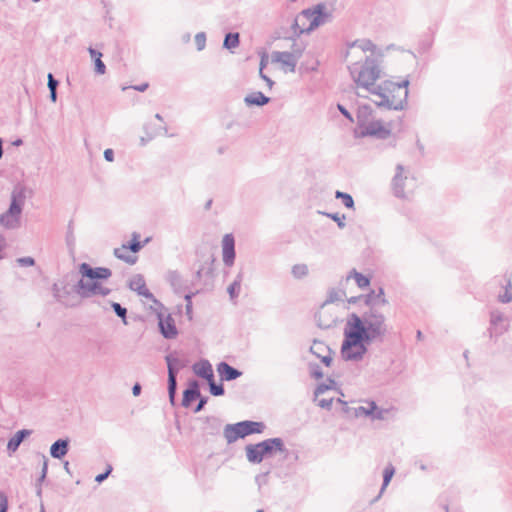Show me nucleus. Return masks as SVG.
I'll use <instances>...</instances> for the list:
<instances>
[{"label": "nucleus", "mask_w": 512, "mask_h": 512, "mask_svg": "<svg viewBox=\"0 0 512 512\" xmlns=\"http://www.w3.org/2000/svg\"><path fill=\"white\" fill-rule=\"evenodd\" d=\"M69 447L70 439L68 437L59 438L54 443H52L49 452L52 458L61 460L67 455Z\"/></svg>", "instance_id": "23"}, {"label": "nucleus", "mask_w": 512, "mask_h": 512, "mask_svg": "<svg viewBox=\"0 0 512 512\" xmlns=\"http://www.w3.org/2000/svg\"><path fill=\"white\" fill-rule=\"evenodd\" d=\"M323 215L327 216L328 218L332 219L337 223L338 228L344 229L346 226L345 220L346 216L344 214L339 215V213H328V212H322Z\"/></svg>", "instance_id": "47"}, {"label": "nucleus", "mask_w": 512, "mask_h": 512, "mask_svg": "<svg viewBox=\"0 0 512 512\" xmlns=\"http://www.w3.org/2000/svg\"><path fill=\"white\" fill-rule=\"evenodd\" d=\"M349 71L357 86L374 95V91H377L378 88V84L376 85L375 82L381 77V69L375 58L366 57L360 68L355 63L349 66Z\"/></svg>", "instance_id": "4"}, {"label": "nucleus", "mask_w": 512, "mask_h": 512, "mask_svg": "<svg viewBox=\"0 0 512 512\" xmlns=\"http://www.w3.org/2000/svg\"><path fill=\"white\" fill-rule=\"evenodd\" d=\"M52 292L53 296L58 302L63 303V295L61 294V282L60 283H54L52 285Z\"/></svg>", "instance_id": "57"}, {"label": "nucleus", "mask_w": 512, "mask_h": 512, "mask_svg": "<svg viewBox=\"0 0 512 512\" xmlns=\"http://www.w3.org/2000/svg\"><path fill=\"white\" fill-rule=\"evenodd\" d=\"M498 300L501 303H510L512 301V283L508 280L507 285L505 286V290L503 293L498 295Z\"/></svg>", "instance_id": "46"}, {"label": "nucleus", "mask_w": 512, "mask_h": 512, "mask_svg": "<svg viewBox=\"0 0 512 512\" xmlns=\"http://www.w3.org/2000/svg\"><path fill=\"white\" fill-rule=\"evenodd\" d=\"M351 278H354L356 281V284L359 288L364 289L370 285V277L366 276L360 272H358L356 269H352L349 274L346 277V280H349Z\"/></svg>", "instance_id": "35"}, {"label": "nucleus", "mask_w": 512, "mask_h": 512, "mask_svg": "<svg viewBox=\"0 0 512 512\" xmlns=\"http://www.w3.org/2000/svg\"><path fill=\"white\" fill-rule=\"evenodd\" d=\"M277 452H287L284 441L280 437L268 438L245 446L246 458L251 464H260L265 458H270Z\"/></svg>", "instance_id": "5"}, {"label": "nucleus", "mask_w": 512, "mask_h": 512, "mask_svg": "<svg viewBox=\"0 0 512 512\" xmlns=\"http://www.w3.org/2000/svg\"><path fill=\"white\" fill-rule=\"evenodd\" d=\"M113 471V467L112 465L108 464L105 471L98 474L96 477H95V481L99 484H101L103 481H105L109 475L111 474V472Z\"/></svg>", "instance_id": "54"}, {"label": "nucleus", "mask_w": 512, "mask_h": 512, "mask_svg": "<svg viewBox=\"0 0 512 512\" xmlns=\"http://www.w3.org/2000/svg\"><path fill=\"white\" fill-rule=\"evenodd\" d=\"M149 238H146L143 242L140 241V234L134 232L132 234V238L126 244L122 245V249L130 250L133 253L139 252L146 243H148Z\"/></svg>", "instance_id": "30"}, {"label": "nucleus", "mask_w": 512, "mask_h": 512, "mask_svg": "<svg viewBox=\"0 0 512 512\" xmlns=\"http://www.w3.org/2000/svg\"><path fill=\"white\" fill-rule=\"evenodd\" d=\"M310 376L316 380L323 378L324 373L322 368L317 363H309L308 365Z\"/></svg>", "instance_id": "49"}, {"label": "nucleus", "mask_w": 512, "mask_h": 512, "mask_svg": "<svg viewBox=\"0 0 512 512\" xmlns=\"http://www.w3.org/2000/svg\"><path fill=\"white\" fill-rule=\"evenodd\" d=\"M338 111L350 122H354L352 114L346 109V107L340 103L337 104Z\"/></svg>", "instance_id": "62"}, {"label": "nucleus", "mask_w": 512, "mask_h": 512, "mask_svg": "<svg viewBox=\"0 0 512 512\" xmlns=\"http://www.w3.org/2000/svg\"><path fill=\"white\" fill-rule=\"evenodd\" d=\"M222 257L223 263L231 267L235 262V239L232 234H225L222 239Z\"/></svg>", "instance_id": "13"}, {"label": "nucleus", "mask_w": 512, "mask_h": 512, "mask_svg": "<svg viewBox=\"0 0 512 512\" xmlns=\"http://www.w3.org/2000/svg\"><path fill=\"white\" fill-rule=\"evenodd\" d=\"M94 71L98 75L105 74V72H106V65L101 60V58H98V59L94 60Z\"/></svg>", "instance_id": "56"}, {"label": "nucleus", "mask_w": 512, "mask_h": 512, "mask_svg": "<svg viewBox=\"0 0 512 512\" xmlns=\"http://www.w3.org/2000/svg\"><path fill=\"white\" fill-rule=\"evenodd\" d=\"M216 261V258L214 254H209L206 259L203 260L202 264L200 265V269H204V277H206L209 280H213L215 277V268L214 263Z\"/></svg>", "instance_id": "31"}, {"label": "nucleus", "mask_w": 512, "mask_h": 512, "mask_svg": "<svg viewBox=\"0 0 512 512\" xmlns=\"http://www.w3.org/2000/svg\"><path fill=\"white\" fill-rule=\"evenodd\" d=\"M271 60L273 63H280L286 72H295L298 63L289 51H273Z\"/></svg>", "instance_id": "14"}, {"label": "nucleus", "mask_w": 512, "mask_h": 512, "mask_svg": "<svg viewBox=\"0 0 512 512\" xmlns=\"http://www.w3.org/2000/svg\"><path fill=\"white\" fill-rule=\"evenodd\" d=\"M101 286V282L90 281L81 278L73 285V292L80 296L82 299H87L98 295Z\"/></svg>", "instance_id": "10"}, {"label": "nucleus", "mask_w": 512, "mask_h": 512, "mask_svg": "<svg viewBox=\"0 0 512 512\" xmlns=\"http://www.w3.org/2000/svg\"><path fill=\"white\" fill-rule=\"evenodd\" d=\"M195 44L198 51H202L206 46V34L199 32L195 35Z\"/></svg>", "instance_id": "51"}, {"label": "nucleus", "mask_w": 512, "mask_h": 512, "mask_svg": "<svg viewBox=\"0 0 512 512\" xmlns=\"http://www.w3.org/2000/svg\"><path fill=\"white\" fill-rule=\"evenodd\" d=\"M209 386V392L213 396H223L225 394V388L222 383H216L215 377H213V380L207 381Z\"/></svg>", "instance_id": "42"}, {"label": "nucleus", "mask_w": 512, "mask_h": 512, "mask_svg": "<svg viewBox=\"0 0 512 512\" xmlns=\"http://www.w3.org/2000/svg\"><path fill=\"white\" fill-rule=\"evenodd\" d=\"M194 374L206 381L213 380L214 371L211 363L207 359H201L192 366Z\"/></svg>", "instance_id": "21"}, {"label": "nucleus", "mask_w": 512, "mask_h": 512, "mask_svg": "<svg viewBox=\"0 0 512 512\" xmlns=\"http://www.w3.org/2000/svg\"><path fill=\"white\" fill-rule=\"evenodd\" d=\"M367 409L368 407H364V406H358V407H354L353 408V418H359L361 416H366L367 417Z\"/></svg>", "instance_id": "63"}, {"label": "nucleus", "mask_w": 512, "mask_h": 512, "mask_svg": "<svg viewBox=\"0 0 512 512\" xmlns=\"http://www.w3.org/2000/svg\"><path fill=\"white\" fill-rule=\"evenodd\" d=\"M26 187L22 184H17L12 193L11 201L9 205L10 214H22L25 199H26Z\"/></svg>", "instance_id": "11"}, {"label": "nucleus", "mask_w": 512, "mask_h": 512, "mask_svg": "<svg viewBox=\"0 0 512 512\" xmlns=\"http://www.w3.org/2000/svg\"><path fill=\"white\" fill-rule=\"evenodd\" d=\"M349 47H359L364 52H366V51L374 52L376 49V45L371 40H368V39L355 40L354 42H352L349 45Z\"/></svg>", "instance_id": "40"}, {"label": "nucleus", "mask_w": 512, "mask_h": 512, "mask_svg": "<svg viewBox=\"0 0 512 512\" xmlns=\"http://www.w3.org/2000/svg\"><path fill=\"white\" fill-rule=\"evenodd\" d=\"M395 474V468L392 464H389L385 467L384 471H383V482H382V486H381V489H380V492L379 494L372 500V503H375L376 501H378L382 495V493L384 492V490L386 489V487L389 485V483L391 482V479L393 478Z\"/></svg>", "instance_id": "33"}, {"label": "nucleus", "mask_w": 512, "mask_h": 512, "mask_svg": "<svg viewBox=\"0 0 512 512\" xmlns=\"http://www.w3.org/2000/svg\"><path fill=\"white\" fill-rule=\"evenodd\" d=\"M243 280V273L239 272L234 281L228 286L227 292L230 299L233 301L238 298L241 290V282Z\"/></svg>", "instance_id": "36"}, {"label": "nucleus", "mask_w": 512, "mask_h": 512, "mask_svg": "<svg viewBox=\"0 0 512 512\" xmlns=\"http://www.w3.org/2000/svg\"><path fill=\"white\" fill-rule=\"evenodd\" d=\"M332 404H333V398H330V399H321L318 401V405L323 408V409H327V410H330L331 407H332Z\"/></svg>", "instance_id": "64"}, {"label": "nucleus", "mask_w": 512, "mask_h": 512, "mask_svg": "<svg viewBox=\"0 0 512 512\" xmlns=\"http://www.w3.org/2000/svg\"><path fill=\"white\" fill-rule=\"evenodd\" d=\"M391 134V130L383 125L381 120H372L362 130L354 129L355 138L374 137L376 139L385 140Z\"/></svg>", "instance_id": "6"}, {"label": "nucleus", "mask_w": 512, "mask_h": 512, "mask_svg": "<svg viewBox=\"0 0 512 512\" xmlns=\"http://www.w3.org/2000/svg\"><path fill=\"white\" fill-rule=\"evenodd\" d=\"M315 319L317 322V326L324 330L331 329L338 324V318L328 313V311L323 306L315 315Z\"/></svg>", "instance_id": "20"}, {"label": "nucleus", "mask_w": 512, "mask_h": 512, "mask_svg": "<svg viewBox=\"0 0 512 512\" xmlns=\"http://www.w3.org/2000/svg\"><path fill=\"white\" fill-rule=\"evenodd\" d=\"M335 198L340 199L346 208H348V209L354 208V204H355L354 199L349 193L337 190L335 192Z\"/></svg>", "instance_id": "43"}, {"label": "nucleus", "mask_w": 512, "mask_h": 512, "mask_svg": "<svg viewBox=\"0 0 512 512\" xmlns=\"http://www.w3.org/2000/svg\"><path fill=\"white\" fill-rule=\"evenodd\" d=\"M16 262L22 267H30L35 265V259L31 256L17 258Z\"/></svg>", "instance_id": "55"}, {"label": "nucleus", "mask_w": 512, "mask_h": 512, "mask_svg": "<svg viewBox=\"0 0 512 512\" xmlns=\"http://www.w3.org/2000/svg\"><path fill=\"white\" fill-rule=\"evenodd\" d=\"M508 327V320L504 316L503 313L499 311H493L490 315V327H489V333L490 337H497L501 334H503Z\"/></svg>", "instance_id": "12"}, {"label": "nucleus", "mask_w": 512, "mask_h": 512, "mask_svg": "<svg viewBox=\"0 0 512 512\" xmlns=\"http://www.w3.org/2000/svg\"><path fill=\"white\" fill-rule=\"evenodd\" d=\"M240 424L243 429L244 437L253 434H261L266 429L265 423L261 421L244 420L240 421Z\"/></svg>", "instance_id": "26"}, {"label": "nucleus", "mask_w": 512, "mask_h": 512, "mask_svg": "<svg viewBox=\"0 0 512 512\" xmlns=\"http://www.w3.org/2000/svg\"><path fill=\"white\" fill-rule=\"evenodd\" d=\"M367 417L371 420H383L387 410L380 408L375 401H367Z\"/></svg>", "instance_id": "32"}, {"label": "nucleus", "mask_w": 512, "mask_h": 512, "mask_svg": "<svg viewBox=\"0 0 512 512\" xmlns=\"http://www.w3.org/2000/svg\"><path fill=\"white\" fill-rule=\"evenodd\" d=\"M8 508V497L4 492H0V512H7Z\"/></svg>", "instance_id": "61"}, {"label": "nucleus", "mask_w": 512, "mask_h": 512, "mask_svg": "<svg viewBox=\"0 0 512 512\" xmlns=\"http://www.w3.org/2000/svg\"><path fill=\"white\" fill-rule=\"evenodd\" d=\"M240 44V34L238 32H229L225 35L223 47L228 50L235 49Z\"/></svg>", "instance_id": "37"}, {"label": "nucleus", "mask_w": 512, "mask_h": 512, "mask_svg": "<svg viewBox=\"0 0 512 512\" xmlns=\"http://www.w3.org/2000/svg\"><path fill=\"white\" fill-rule=\"evenodd\" d=\"M223 435L228 444L236 442L238 439L245 438L240 422L227 424L224 427Z\"/></svg>", "instance_id": "24"}, {"label": "nucleus", "mask_w": 512, "mask_h": 512, "mask_svg": "<svg viewBox=\"0 0 512 512\" xmlns=\"http://www.w3.org/2000/svg\"><path fill=\"white\" fill-rule=\"evenodd\" d=\"M79 273L81 278L90 281H103L111 277L112 271L107 267H92L90 264L83 262L79 265Z\"/></svg>", "instance_id": "8"}, {"label": "nucleus", "mask_w": 512, "mask_h": 512, "mask_svg": "<svg viewBox=\"0 0 512 512\" xmlns=\"http://www.w3.org/2000/svg\"><path fill=\"white\" fill-rule=\"evenodd\" d=\"M373 117V109L368 104H363L358 107L356 118H357V128L362 130L363 127H366L372 120Z\"/></svg>", "instance_id": "25"}, {"label": "nucleus", "mask_w": 512, "mask_h": 512, "mask_svg": "<svg viewBox=\"0 0 512 512\" xmlns=\"http://www.w3.org/2000/svg\"><path fill=\"white\" fill-rule=\"evenodd\" d=\"M110 306L113 312L122 320L123 324L128 325L127 309L120 303L114 301H110Z\"/></svg>", "instance_id": "39"}, {"label": "nucleus", "mask_w": 512, "mask_h": 512, "mask_svg": "<svg viewBox=\"0 0 512 512\" xmlns=\"http://www.w3.org/2000/svg\"><path fill=\"white\" fill-rule=\"evenodd\" d=\"M43 465H42V469H41V473L39 475V477L37 478L36 480V484H39V485H42L44 483V481L46 480L47 478V473H48V458L43 455Z\"/></svg>", "instance_id": "50"}, {"label": "nucleus", "mask_w": 512, "mask_h": 512, "mask_svg": "<svg viewBox=\"0 0 512 512\" xmlns=\"http://www.w3.org/2000/svg\"><path fill=\"white\" fill-rule=\"evenodd\" d=\"M67 279L68 275L61 281V294L63 295V299L68 297L73 292V287L71 289L69 288V282Z\"/></svg>", "instance_id": "53"}, {"label": "nucleus", "mask_w": 512, "mask_h": 512, "mask_svg": "<svg viewBox=\"0 0 512 512\" xmlns=\"http://www.w3.org/2000/svg\"><path fill=\"white\" fill-rule=\"evenodd\" d=\"M66 245L70 250H72L75 246V235H74V223L73 220H70L67 225V232L65 237Z\"/></svg>", "instance_id": "44"}, {"label": "nucleus", "mask_w": 512, "mask_h": 512, "mask_svg": "<svg viewBox=\"0 0 512 512\" xmlns=\"http://www.w3.org/2000/svg\"><path fill=\"white\" fill-rule=\"evenodd\" d=\"M270 97L264 95L262 92L257 91L251 94H248L244 98V103L248 107L257 106L262 107L270 102Z\"/></svg>", "instance_id": "27"}, {"label": "nucleus", "mask_w": 512, "mask_h": 512, "mask_svg": "<svg viewBox=\"0 0 512 512\" xmlns=\"http://www.w3.org/2000/svg\"><path fill=\"white\" fill-rule=\"evenodd\" d=\"M310 353L315 355L317 358L321 357L325 352L331 353V349L324 342L314 340L313 344L309 349Z\"/></svg>", "instance_id": "38"}, {"label": "nucleus", "mask_w": 512, "mask_h": 512, "mask_svg": "<svg viewBox=\"0 0 512 512\" xmlns=\"http://www.w3.org/2000/svg\"><path fill=\"white\" fill-rule=\"evenodd\" d=\"M410 81L406 77L403 81L396 83L385 80L378 84L377 91H374L379 99L373 100V103L380 109L402 111L407 106L408 87Z\"/></svg>", "instance_id": "3"}, {"label": "nucleus", "mask_w": 512, "mask_h": 512, "mask_svg": "<svg viewBox=\"0 0 512 512\" xmlns=\"http://www.w3.org/2000/svg\"><path fill=\"white\" fill-rule=\"evenodd\" d=\"M216 370L218 372V375L220 377L221 382L224 381H233L237 378L241 377L243 372L230 364H228L225 361H221L217 364Z\"/></svg>", "instance_id": "17"}, {"label": "nucleus", "mask_w": 512, "mask_h": 512, "mask_svg": "<svg viewBox=\"0 0 512 512\" xmlns=\"http://www.w3.org/2000/svg\"><path fill=\"white\" fill-rule=\"evenodd\" d=\"M343 296H345V292L343 290L330 289L328 292V297L322 306L326 307L327 304L340 301L342 300Z\"/></svg>", "instance_id": "45"}, {"label": "nucleus", "mask_w": 512, "mask_h": 512, "mask_svg": "<svg viewBox=\"0 0 512 512\" xmlns=\"http://www.w3.org/2000/svg\"><path fill=\"white\" fill-rule=\"evenodd\" d=\"M204 426L203 431L209 435H217L220 432L222 421L215 416H207L203 418Z\"/></svg>", "instance_id": "28"}, {"label": "nucleus", "mask_w": 512, "mask_h": 512, "mask_svg": "<svg viewBox=\"0 0 512 512\" xmlns=\"http://www.w3.org/2000/svg\"><path fill=\"white\" fill-rule=\"evenodd\" d=\"M129 289L137 292L138 295L152 301L159 308H164V305L156 299L153 293L146 286L144 276L142 274H136L128 283Z\"/></svg>", "instance_id": "9"}, {"label": "nucleus", "mask_w": 512, "mask_h": 512, "mask_svg": "<svg viewBox=\"0 0 512 512\" xmlns=\"http://www.w3.org/2000/svg\"><path fill=\"white\" fill-rule=\"evenodd\" d=\"M165 361L167 364V373L169 374L170 369L175 372V378L181 369L186 368L190 361L187 357H178V352L173 351L165 356Z\"/></svg>", "instance_id": "18"}, {"label": "nucleus", "mask_w": 512, "mask_h": 512, "mask_svg": "<svg viewBox=\"0 0 512 512\" xmlns=\"http://www.w3.org/2000/svg\"><path fill=\"white\" fill-rule=\"evenodd\" d=\"M165 279L177 294L184 293L188 289L187 281L177 270H169Z\"/></svg>", "instance_id": "19"}, {"label": "nucleus", "mask_w": 512, "mask_h": 512, "mask_svg": "<svg viewBox=\"0 0 512 512\" xmlns=\"http://www.w3.org/2000/svg\"><path fill=\"white\" fill-rule=\"evenodd\" d=\"M332 389L331 385H328L327 383H320L317 385V387L314 390V396L318 397L319 395L325 393L326 391Z\"/></svg>", "instance_id": "58"}, {"label": "nucleus", "mask_w": 512, "mask_h": 512, "mask_svg": "<svg viewBox=\"0 0 512 512\" xmlns=\"http://www.w3.org/2000/svg\"><path fill=\"white\" fill-rule=\"evenodd\" d=\"M363 302L368 307L366 311L361 315L353 312L347 317L340 348L345 361H361L368 352V346L382 341L388 332L386 317L379 310L380 306L388 304L383 287L365 294Z\"/></svg>", "instance_id": "1"}, {"label": "nucleus", "mask_w": 512, "mask_h": 512, "mask_svg": "<svg viewBox=\"0 0 512 512\" xmlns=\"http://www.w3.org/2000/svg\"><path fill=\"white\" fill-rule=\"evenodd\" d=\"M114 255L116 258L128 263V264H135L136 261H137V257L136 256H133V255H130V254H127L126 253V250L122 249L121 248H115L114 249Z\"/></svg>", "instance_id": "41"}, {"label": "nucleus", "mask_w": 512, "mask_h": 512, "mask_svg": "<svg viewBox=\"0 0 512 512\" xmlns=\"http://www.w3.org/2000/svg\"><path fill=\"white\" fill-rule=\"evenodd\" d=\"M163 308H160V310H156V316L158 320V330L159 333L168 340L174 339L178 336V329L175 324V320L172 317L171 314L165 315L162 311Z\"/></svg>", "instance_id": "7"}, {"label": "nucleus", "mask_w": 512, "mask_h": 512, "mask_svg": "<svg viewBox=\"0 0 512 512\" xmlns=\"http://www.w3.org/2000/svg\"><path fill=\"white\" fill-rule=\"evenodd\" d=\"M20 214H10L9 209L0 215V225L6 229H16L20 226Z\"/></svg>", "instance_id": "29"}, {"label": "nucleus", "mask_w": 512, "mask_h": 512, "mask_svg": "<svg viewBox=\"0 0 512 512\" xmlns=\"http://www.w3.org/2000/svg\"><path fill=\"white\" fill-rule=\"evenodd\" d=\"M201 397L200 383L196 379L188 381L187 388L183 391L181 405L184 408H189L193 401Z\"/></svg>", "instance_id": "16"}, {"label": "nucleus", "mask_w": 512, "mask_h": 512, "mask_svg": "<svg viewBox=\"0 0 512 512\" xmlns=\"http://www.w3.org/2000/svg\"><path fill=\"white\" fill-rule=\"evenodd\" d=\"M291 272L295 278L301 279L308 274V267L306 264H296L292 267Z\"/></svg>", "instance_id": "48"}, {"label": "nucleus", "mask_w": 512, "mask_h": 512, "mask_svg": "<svg viewBox=\"0 0 512 512\" xmlns=\"http://www.w3.org/2000/svg\"><path fill=\"white\" fill-rule=\"evenodd\" d=\"M208 399L209 398L207 396H203L201 394V397L196 399V400H198V403H197V405L194 408V412L198 413V412L202 411L204 409L205 405L207 404Z\"/></svg>", "instance_id": "60"}, {"label": "nucleus", "mask_w": 512, "mask_h": 512, "mask_svg": "<svg viewBox=\"0 0 512 512\" xmlns=\"http://www.w3.org/2000/svg\"><path fill=\"white\" fill-rule=\"evenodd\" d=\"M47 79H48V83H47L48 89L49 90H57V88L59 86V81L54 77V75L52 73H48Z\"/></svg>", "instance_id": "59"}, {"label": "nucleus", "mask_w": 512, "mask_h": 512, "mask_svg": "<svg viewBox=\"0 0 512 512\" xmlns=\"http://www.w3.org/2000/svg\"><path fill=\"white\" fill-rule=\"evenodd\" d=\"M33 433L30 429L18 430L12 437L9 438L7 443V451L9 455L15 453L20 445Z\"/></svg>", "instance_id": "22"}, {"label": "nucleus", "mask_w": 512, "mask_h": 512, "mask_svg": "<svg viewBox=\"0 0 512 512\" xmlns=\"http://www.w3.org/2000/svg\"><path fill=\"white\" fill-rule=\"evenodd\" d=\"M329 14L326 11L324 4L320 3L313 8L304 9L300 15H298L291 25L292 34L284 36L285 39L293 40L291 51H289L298 61L306 48L303 42H297L296 38L300 35L307 33L309 34L320 25L324 24Z\"/></svg>", "instance_id": "2"}, {"label": "nucleus", "mask_w": 512, "mask_h": 512, "mask_svg": "<svg viewBox=\"0 0 512 512\" xmlns=\"http://www.w3.org/2000/svg\"><path fill=\"white\" fill-rule=\"evenodd\" d=\"M167 390H168V396L169 401L171 405H175L176 402V395H177V378H175V372L170 369L168 379H167Z\"/></svg>", "instance_id": "34"}, {"label": "nucleus", "mask_w": 512, "mask_h": 512, "mask_svg": "<svg viewBox=\"0 0 512 512\" xmlns=\"http://www.w3.org/2000/svg\"><path fill=\"white\" fill-rule=\"evenodd\" d=\"M336 402L338 404H340L342 406L341 410H342V413L348 417V418H353V408L354 407H349L348 403L340 398H338L336 400Z\"/></svg>", "instance_id": "52"}, {"label": "nucleus", "mask_w": 512, "mask_h": 512, "mask_svg": "<svg viewBox=\"0 0 512 512\" xmlns=\"http://www.w3.org/2000/svg\"><path fill=\"white\" fill-rule=\"evenodd\" d=\"M403 172H404V166L402 164H397L396 168H395V175L392 178V183H391L394 196L397 198H400V199L406 198L404 186H405V180L407 179V177L403 176Z\"/></svg>", "instance_id": "15"}]
</instances>
